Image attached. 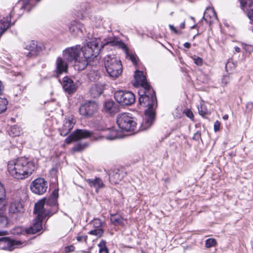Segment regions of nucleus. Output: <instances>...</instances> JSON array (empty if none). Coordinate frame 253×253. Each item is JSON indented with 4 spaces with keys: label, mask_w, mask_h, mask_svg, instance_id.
<instances>
[{
    "label": "nucleus",
    "mask_w": 253,
    "mask_h": 253,
    "mask_svg": "<svg viewBox=\"0 0 253 253\" xmlns=\"http://www.w3.org/2000/svg\"><path fill=\"white\" fill-rule=\"evenodd\" d=\"M100 39L93 38L82 47L80 45L66 48L63 51V57L68 63H74L78 70L84 69L88 64V59L97 56L100 51Z\"/></svg>",
    "instance_id": "nucleus-1"
},
{
    "label": "nucleus",
    "mask_w": 253,
    "mask_h": 253,
    "mask_svg": "<svg viewBox=\"0 0 253 253\" xmlns=\"http://www.w3.org/2000/svg\"><path fill=\"white\" fill-rule=\"evenodd\" d=\"M36 169L34 160L21 157L10 161L7 164V170L9 174L18 180L25 179L32 175Z\"/></svg>",
    "instance_id": "nucleus-2"
},
{
    "label": "nucleus",
    "mask_w": 253,
    "mask_h": 253,
    "mask_svg": "<svg viewBox=\"0 0 253 253\" xmlns=\"http://www.w3.org/2000/svg\"><path fill=\"white\" fill-rule=\"evenodd\" d=\"M139 95V103L145 108V110L155 111L157 107V100L155 91L150 86L147 88H141L138 90Z\"/></svg>",
    "instance_id": "nucleus-3"
},
{
    "label": "nucleus",
    "mask_w": 253,
    "mask_h": 253,
    "mask_svg": "<svg viewBox=\"0 0 253 253\" xmlns=\"http://www.w3.org/2000/svg\"><path fill=\"white\" fill-rule=\"evenodd\" d=\"M104 65L109 77L113 80L118 78L122 73L121 62L114 55H107L105 58Z\"/></svg>",
    "instance_id": "nucleus-4"
},
{
    "label": "nucleus",
    "mask_w": 253,
    "mask_h": 253,
    "mask_svg": "<svg viewBox=\"0 0 253 253\" xmlns=\"http://www.w3.org/2000/svg\"><path fill=\"white\" fill-rule=\"evenodd\" d=\"M117 123L120 128L128 131L136 130L137 123L135 119L129 116L127 113L120 114L117 117Z\"/></svg>",
    "instance_id": "nucleus-5"
},
{
    "label": "nucleus",
    "mask_w": 253,
    "mask_h": 253,
    "mask_svg": "<svg viewBox=\"0 0 253 253\" xmlns=\"http://www.w3.org/2000/svg\"><path fill=\"white\" fill-rule=\"evenodd\" d=\"M98 103L93 100H87L79 108V113L83 117L89 118L96 113L98 109Z\"/></svg>",
    "instance_id": "nucleus-6"
},
{
    "label": "nucleus",
    "mask_w": 253,
    "mask_h": 253,
    "mask_svg": "<svg viewBox=\"0 0 253 253\" xmlns=\"http://www.w3.org/2000/svg\"><path fill=\"white\" fill-rule=\"evenodd\" d=\"M90 137H93L96 140L103 137V136H99L98 138H96L94 136V133L92 131L86 129H77L65 139V142L69 144L73 141H78Z\"/></svg>",
    "instance_id": "nucleus-7"
},
{
    "label": "nucleus",
    "mask_w": 253,
    "mask_h": 253,
    "mask_svg": "<svg viewBox=\"0 0 253 253\" xmlns=\"http://www.w3.org/2000/svg\"><path fill=\"white\" fill-rule=\"evenodd\" d=\"M114 98L119 104L124 106L130 105L135 100V95L132 92L121 90L114 93Z\"/></svg>",
    "instance_id": "nucleus-8"
},
{
    "label": "nucleus",
    "mask_w": 253,
    "mask_h": 253,
    "mask_svg": "<svg viewBox=\"0 0 253 253\" xmlns=\"http://www.w3.org/2000/svg\"><path fill=\"white\" fill-rule=\"evenodd\" d=\"M48 187V183L43 178H38L33 180L30 184L31 191L35 194H43Z\"/></svg>",
    "instance_id": "nucleus-9"
},
{
    "label": "nucleus",
    "mask_w": 253,
    "mask_h": 253,
    "mask_svg": "<svg viewBox=\"0 0 253 253\" xmlns=\"http://www.w3.org/2000/svg\"><path fill=\"white\" fill-rule=\"evenodd\" d=\"M23 243L18 240H13L8 237L0 238V249L12 251L16 248H19Z\"/></svg>",
    "instance_id": "nucleus-10"
},
{
    "label": "nucleus",
    "mask_w": 253,
    "mask_h": 253,
    "mask_svg": "<svg viewBox=\"0 0 253 253\" xmlns=\"http://www.w3.org/2000/svg\"><path fill=\"white\" fill-rule=\"evenodd\" d=\"M45 198H43L35 204L34 212L37 214V217L43 219L47 216H51L53 214L51 211L46 210L44 208L45 204Z\"/></svg>",
    "instance_id": "nucleus-11"
},
{
    "label": "nucleus",
    "mask_w": 253,
    "mask_h": 253,
    "mask_svg": "<svg viewBox=\"0 0 253 253\" xmlns=\"http://www.w3.org/2000/svg\"><path fill=\"white\" fill-rule=\"evenodd\" d=\"M68 62H67L64 57H57L55 61V66L53 71L54 76L59 77L61 75L67 73L68 70Z\"/></svg>",
    "instance_id": "nucleus-12"
},
{
    "label": "nucleus",
    "mask_w": 253,
    "mask_h": 253,
    "mask_svg": "<svg viewBox=\"0 0 253 253\" xmlns=\"http://www.w3.org/2000/svg\"><path fill=\"white\" fill-rule=\"evenodd\" d=\"M155 118V111L145 110V118L140 125L138 130H145L149 128L153 124Z\"/></svg>",
    "instance_id": "nucleus-13"
},
{
    "label": "nucleus",
    "mask_w": 253,
    "mask_h": 253,
    "mask_svg": "<svg viewBox=\"0 0 253 253\" xmlns=\"http://www.w3.org/2000/svg\"><path fill=\"white\" fill-rule=\"evenodd\" d=\"M134 82L133 83L134 86H141V88H147L150 87L148 84L146 77L142 71L137 70L134 75Z\"/></svg>",
    "instance_id": "nucleus-14"
},
{
    "label": "nucleus",
    "mask_w": 253,
    "mask_h": 253,
    "mask_svg": "<svg viewBox=\"0 0 253 253\" xmlns=\"http://www.w3.org/2000/svg\"><path fill=\"white\" fill-rule=\"evenodd\" d=\"M107 45H110L111 46H115L119 48L122 49L126 55H128V49L126 45L121 41H118L115 39H109L104 43H99V46L100 49Z\"/></svg>",
    "instance_id": "nucleus-15"
},
{
    "label": "nucleus",
    "mask_w": 253,
    "mask_h": 253,
    "mask_svg": "<svg viewBox=\"0 0 253 253\" xmlns=\"http://www.w3.org/2000/svg\"><path fill=\"white\" fill-rule=\"evenodd\" d=\"M62 85L64 90L69 94L75 92L77 88L73 81L67 76L63 78Z\"/></svg>",
    "instance_id": "nucleus-16"
},
{
    "label": "nucleus",
    "mask_w": 253,
    "mask_h": 253,
    "mask_svg": "<svg viewBox=\"0 0 253 253\" xmlns=\"http://www.w3.org/2000/svg\"><path fill=\"white\" fill-rule=\"evenodd\" d=\"M43 219L36 217L33 225L25 230L27 234H35L41 231L42 229Z\"/></svg>",
    "instance_id": "nucleus-17"
},
{
    "label": "nucleus",
    "mask_w": 253,
    "mask_h": 253,
    "mask_svg": "<svg viewBox=\"0 0 253 253\" xmlns=\"http://www.w3.org/2000/svg\"><path fill=\"white\" fill-rule=\"evenodd\" d=\"M58 197V190H54L51 195L47 198H45V204L46 205L51 206L54 209L53 214L56 213L58 211V204H57V198Z\"/></svg>",
    "instance_id": "nucleus-18"
},
{
    "label": "nucleus",
    "mask_w": 253,
    "mask_h": 253,
    "mask_svg": "<svg viewBox=\"0 0 253 253\" xmlns=\"http://www.w3.org/2000/svg\"><path fill=\"white\" fill-rule=\"evenodd\" d=\"M75 123L73 121V119H65L62 127L59 129L61 135L65 136L68 135L73 129Z\"/></svg>",
    "instance_id": "nucleus-19"
},
{
    "label": "nucleus",
    "mask_w": 253,
    "mask_h": 253,
    "mask_svg": "<svg viewBox=\"0 0 253 253\" xmlns=\"http://www.w3.org/2000/svg\"><path fill=\"white\" fill-rule=\"evenodd\" d=\"M85 181L91 188H94L96 193L98 192L99 189L104 188L105 184L102 180L95 177L94 178H86Z\"/></svg>",
    "instance_id": "nucleus-20"
},
{
    "label": "nucleus",
    "mask_w": 253,
    "mask_h": 253,
    "mask_svg": "<svg viewBox=\"0 0 253 253\" xmlns=\"http://www.w3.org/2000/svg\"><path fill=\"white\" fill-rule=\"evenodd\" d=\"M126 173L123 170L120 169H115L112 172V173L110 174V181L112 184H118L123 179Z\"/></svg>",
    "instance_id": "nucleus-21"
},
{
    "label": "nucleus",
    "mask_w": 253,
    "mask_h": 253,
    "mask_svg": "<svg viewBox=\"0 0 253 253\" xmlns=\"http://www.w3.org/2000/svg\"><path fill=\"white\" fill-rule=\"evenodd\" d=\"M203 18L207 23L211 24L217 19L216 12L213 8L209 7L205 10Z\"/></svg>",
    "instance_id": "nucleus-22"
},
{
    "label": "nucleus",
    "mask_w": 253,
    "mask_h": 253,
    "mask_svg": "<svg viewBox=\"0 0 253 253\" xmlns=\"http://www.w3.org/2000/svg\"><path fill=\"white\" fill-rule=\"evenodd\" d=\"M9 211L10 213L21 214L24 212V208L20 201L15 200L10 203Z\"/></svg>",
    "instance_id": "nucleus-23"
},
{
    "label": "nucleus",
    "mask_w": 253,
    "mask_h": 253,
    "mask_svg": "<svg viewBox=\"0 0 253 253\" xmlns=\"http://www.w3.org/2000/svg\"><path fill=\"white\" fill-rule=\"evenodd\" d=\"M103 111L110 115H113L119 111V107L114 101H108L104 104Z\"/></svg>",
    "instance_id": "nucleus-24"
},
{
    "label": "nucleus",
    "mask_w": 253,
    "mask_h": 253,
    "mask_svg": "<svg viewBox=\"0 0 253 253\" xmlns=\"http://www.w3.org/2000/svg\"><path fill=\"white\" fill-rule=\"evenodd\" d=\"M12 25L11 16L3 17L0 20V37Z\"/></svg>",
    "instance_id": "nucleus-25"
},
{
    "label": "nucleus",
    "mask_w": 253,
    "mask_h": 253,
    "mask_svg": "<svg viewBox=\"0 0 253 253\" xmlns=\"http://www.w3.org/2000/svg\"><path fill=\"white\" fill-rule=\"evenodd\" d=\"M26 49L30 51V53L33 55H37L42 50V47L38 45L37 42L31 41L26 45Z\"/></svg>",
    "instance_id": "nucleus-26"
},
{
    "label": "nucleus",
    "mask_w": 253,
    "mask_h": 253,
    "mask_svg": "<svg viewBox=\"0 0 253 253\" xmlns=\"http://www.w3.org/2000/svg\"><path fill=\"white\" fill-rule=\"evenodd\" d=\"M103 87L99 84H94L90 89V96L93 98H97L103 93Z\"/></svg>",
    "instance_id": "nucleus-27"
},
{
    "label": "nucleus",
    "mask_w": 253,
    "mask_h": 253,
    "mask_svg": "<svg viewBox=\"0 0 253 253\" xmlns=\"http://www.w3.org/2000/svg\"><path fill=\"white\" fill-rule=\"evenodd\" d=\"M109 133L106 136V138L109 140H114L121 138L122 136V132L114 128H111L107 129Z\"/></svg>",
    "instance_id": "nucleus-28"
},
{
    "label": "nucleus",
    "mask_w": 253,
    "mask_h": 253,
    "mask_svg": "<svg viewBox=\"0 0 253 253\" xmlns=\"http://www.w3.org/2000/svg\"><path fill=\"white\" fill-rule=\"evenodd\" d=\"M8 134L12 137L19 136L23 133L21 127L17 125L11 126L7 130Z\"/></svg>",
    "instance_id": "nucleus-29"
},
{
    "label": "nucleus",
    "mask_w": 253,
    "mask_h": 253,
    "mask_svg": "<svg viewBox=\"0 0 253 253\" xmlns=\"http://www.w3.org/2000/svg\"><path fill=\"white\" fill-rule=\"evenodd\" d=\"M110 220L111 223L115 226L122 225L124 223L123 218L119 214H111Z\"/></svg>",
    "instance_id": "nucleus-30"
},
{
    "label": "nucleus",
    "mask_w": 253,
    "mask_h": 253,
    "mask_svg": "<svg viewBox=\"0 0 253 253\" xmlns=\"http://www.w3.org/2000/svg\"><path fill=\"white\" fill-rule=\"evenodd\" d=\"M5 191L2 185L0 183V210L5 206Z\"/></svg>",
    "instance_id": "nucleus-31"
},
{
    "label": "nucleus",
    "mask_w": 253,
    "mask_h": 253,
    "mask_svg": "<svg viewBox=\"0 0 253 253\" xmlns=\"http://www.w3.org/2000/svg\"><path fill=\"white\" fill-rule=\"evenodd\" d=\"M100 77V74L98 71L96 70L90 71L88 74V79L91 82H96Z\"/></svg>",
    "instance_id": "nucleus-32"
},
{
    "label": "nucleus",
    "mask_w": 253,
    "mask_h": 253,
    "mask_svg": "<svg viewBox=\"0 0 253 253\" xmlns=\"http://www.w3.org/2000/svg\"><path fill=\"white\" fill-rule=\"evenodd\" d=\"M8 224V220L3 212L0 210V227L5 228L7 227Z\"/></svg>",
    "instance_id": "nucleus-33"
},
{
    "label": "nucleus",
    "mask_w": 253,
    "mask_h": 253,
    "mask_svg": "<svg viewBox=\"0 0 253 253\" xmlns=\"http://www.w3.org/2000/svg\"><path fill=\"white\" fill-rule=\"evenodd\" d=\"M88 146V144L86 142L80 143L74 146L72 148V151L74 152H81L86 148Z\"/></svg>",
    "instance_id": "nucleus-34"
},
{
    "label": "nucleus",
    "mask_w": 253,
    "mask_h": 253,
    "mask_svg": "<svg viewBox=\"0 0 253 253\" xmlns=\"http://www.w3.org/2000/svg\"><path fill=\"white\" fill-rule=\"evenodd\" d=\"M241 6L244 11L247 7H251L253 4V0H240Z\"/></svg>",
    "instance_id": "nucleus-35"
},
{
    "label": "nucleus",
    "mask_w": 253,
    "mask_h": 253,
    "mask_svg": "<svg viewBox=\"0 0 253 253\" xmlns=\"http://www.w3.org/2000/svg\"><path fill=\"white\" fill-rule=\"evenodd\" d=\"M7 103L8 102L5 98L0 97V114L6 110Z\"/></svg>",
    "instance_id": "nucleus-36"
},
{
    "label": "nucleus",
    "mask_w": 253,
    "mask_h": 253,
    "mask_svg": "<svg viewBox=\"0 0 253 253\" xmlns=\"http://www.w3.org/2000/svg\"><path fill=\"white\" fill-rule=\"evenodd\" d=\"M104 231L102 228H96L95 229L90 231L88 234L97 237H101L103 234Z\"/></svg>",
    "instance_id": "nucleus-37"
},
{
    "label": "nucleus",
    "mask_w": 253,
    "mask_h": 253,
    "mask_svg": "<svg viewBox=\"0 0 253 253\" xmlns=\"http://www.w3.org/2000/svg\"><path fill=\"white\" fill-rule=\"evenodd\" d=\"M11 233L13 235H19L25 233V230H24L22 227L18 226L13 228L11 231Z\"/></svg>",
    "instance_id": "nucleus-38"
},
{
    "label": "nucleus",
    "mask_w": 253,
    "mask_h": 253,
    "mask_svg": "<svg viewBox=\"0 0 253 253\" xmlns=\"http://www.w3.org/2000/svg\"><path fill=\"white\" fill-rule=\"evenodd\" d=\"M98 246L99 247V253H108V250L106 246L105 241L100 242Z\"/></svg>",
    "instance_id": "nucleus-39"
},
{
    "label": "nucleus",
    "mask_w": 253,
    "mask_h": 253,
    "mask_svg": "<svg viewBox=\"0 0 253 253\" xmlns=\"http://www.w3.org/2000/svg\"><path fill=\"white\" fill-rule=\"evenodd\" d=\"M91 223L94 227L96 228H101L100 227L102 226L103 221L99 218H94L92 221Z\"/></svg>",
    "instance_id": "nucleus-40"
},
{
    "label": "nucleus",
    "mask_w": 253,
    "mask_h": 253,
    "mask_svg": "<svg viewBox=\"0 0 253 253\" xmlns=\"http://www.w3.org/2000/svg\"><path fill=\"white\" fill-rule=\"evenodd\" d=\"M216 240L214 239L209 238L206 241V247L207 248H211L215 245Z\"/></svg>",
    "instance_id": "nucleus-41"
},
{
    "label": "nucleus",
    "mask_w": 253,
    "mask_h": 253,
    "mask_svg": "<svg viewBox=\"0 0 253 253\" xmlns=\"http://www.w3.org/2000/svg\"><path fill=\"white\" fill-rule=\"evenodd\" d=\"M183 113L189 118L191 121H194V116L193 112L188 109H185L183 111Z\"/></svg>",
    "instance_id": "nucleus-42"
},
{
    "label": "nucleus",
    "mask_w": 253,
    "mask_h": 253,
    "mask_svg": "<svg viewBox=\"0 0 253 253\" xmlns=\"http://www.w3.org/2000/svg\"><path fill=\"white\" fill-rule=\"evenodd\" d=\"M194 62L198 66H201L203 64V59L200 57L194 55L192 57Z\"/></svg>",
    "instance_id": "nucleus-43"
},
{
    "label": "nucleus",
    "mask_w": 253,
    "mask_h": 253,
    "mask_svg": "<svg viewBox=\"0 0 253 253\" xmlns=\"http://www.w3.org/2000/svg\"><path fill=\"white\" fill-rule=\"evenodd\" d=\"M242 47L247 51L250 53L253 51V45H249L244 43H242Z\"/></svg>",
    "instance_id": "nucleus-44"
},
{
    "label": "nucleus",
    "mask_w": 253,
    "mask_h": 253,
    "mask_svg": "<svg viewBox=\"0 0 253 253\" xmlns=\"http://www.w3.org/2000/svg\"><path fill=\"white\" fill-rule=\"evenodd\" d=\"M198 111L199 114L202 116L208 113V110L202 105H201L200 108H198Z\"/></svg>",
    "instance_id": "nucleus-45"
},
{
    "label": "nucleus",
    "mask_w": 253,
    "mask_h": 253,
    "mask_svg": "<svg viewBox=\"0 0 253 253\" xmlns=\"http://www.w3.org/2000/svg\"><path fill=\"white\" fill-rule=\"evenodd\" d=\"M126 56L129 58L130 60L135 65L137 64V60H136V56L135 55L132 54H129L128 53V55H126Z\"/></svg>",
    "instance_id": "nucleus-46"
},
{
    "label": "nucleus",
    "mask_w": 253,
    "mask_h": 253,
    "mask_svg": "<svg viewBox=\"0 0 253 253\" xmlns=\"http://www.w3.org/2000/svg\"><path fill=\"white\" fill-rule=\"evenodd\" d=\"M230 81V78L228 75H224L222 79V84L224 85H227Z\"/></svg>",
    "instance_id": "nucleus-47"
},
{
    "label": "nucleus",
    "mask_w": 253,
    "mask_h": 253,
    "mask_svg": "<svg viewBox=\"0 0 253 253\" xmlns=\"http://www.w3.org/2000/svg\"><path fill=\"white\" fill-rule=\"evenodd\" d=\"M31 4V0H28L25 1L23 5L22 6L21 8H23L28 10V11H30L29 6Z\"/></svg>",
    "instance_id": "nucleus-48"
},
{
    "label": "nucleus",
    "mask_w": 253,
    "mask_h": 253,
    "mask_svg": "<svg viewBox=\"0 0 253 253\" xmlns=\"http://www.w3.org/2000/svg\"><path fill=\"white\" fill-rule=\"evenodd\" d=\"M75 247L73 245L68 246L65 248V252L66 253L73 252L75 250Z\"/></svg>",
    "instance_id": "nucleus-49"
},
{
    "label": "nucleus",
    "mask_w": 253,
    "mask_h": 253,
    "mask_svg": "<svg viewBox=\"0 0 253 253\" xmlns=\"http://www.w3.org/2000/svg\"><path fill=\"white\" fill-rule=\"evenodd\" d=\"M201 134L200 131H198L196 133H194V136L193 137V139L198 141L199 139L201 138Z\"/></svg>",
    "instance_id": "nucleus-50"
},
{
    "label": "nucleus",
    "mask_w": 253,
    "mask_h": 253,
    "mask_svg": "<svg viewBox=\"0 0 253 253\" xmlns=\"http://www.w3.org/2000/svg\"><path fill=\"white\" fill-rule=\"evenodd\" d=\"M220 126V123L218 121H216L214 124V130L217 132L219 130Z\"/></svg>",
    "instance_id": "nucleus-51"
},
{
    "label": "nucleus",
    "mask_w": 253,
    "mask_h": 253,
    "mask_svg": "<svg viewBox=\"0 0 253 253\" xmlns=\"http://www.w3.org/2000/svg\"><path fill=\"white\" fill-rule=\"evenodd\" d=\"M76 238L78 242H86L87 237V236H78Z\"/></svg>",
    "instance_id": "nucleus-52"
},
{
    "label": "nucleus",
    "mask_w": 253,
    "mask_h": 253,
    "mask_svg": "<svg viewBox=\"0 0 253 253\" xmlns=\"http://www.w3.org/2000/svg\"><path fill=\"white\" fill-rule=\"evenodd\" d=\"M248 16L249 18V19L253 21V9L248 11Z\"/></svg>",
    "instance_id": "nucleus-53"
},
{
    "label": "nucleus",
    "mask_w": 253,
    "mask_h": 253,
    "mask_svg": "<svg viewBox=\"0 0 253 253\" xmlns=\"http://www.w3.org/2000/svg\"><path fill=\"white\" fill-rule=\"evenodd\" d=\"M184 46L185 48H189L191 46V44L189 42H186L184 43Z\"/></svg>",
    "instance_id": "nucleus-54"
},
{
    "label": "nucleus",
    "mask_w": 253,
    "mask_h": 253,
    "mask_svg": "<svg viewBox=\"0 0 253 253\" xmlns=\"http://www.w3.org/2000/svg\"><path fill=\"white\" fill-rule=\"evenodd\" d=\"M235 50L237 52H240V48L238 46H235L234 47Z\"/></svg>",
    "instance_id": "nucleus-55"
},
{
    "label": "nucleus",
    "mask_w": 253,
    "mask_h": 253,
    "mask_svg": "<svg viewBox=\"0 0 253 253\" xmlns=\"http://www.w3.org/2000/svg\"><path fill=\"white\" fill-rule=\"evenodd\" d=\"M228 115L227 114H225L222 117V118L224 120H227L228 119Z\"/></svg>",
    "instance_id": "nucleus-56"
},
{
    "label": "nucleus",
    "mask_w": 253,
    "mask_h": 253,
    "mask_svg": "<svg viewBox=\"0 0 253 253\" xmlns=\"http://www.w3.org/2000/svg\"><path fill=\"white\" fill-rule=\"evenodd\" d=\"M6 234V231H0V236L5 235Z\"/></svg>",
    "instance_id": "nucleus-57"
},
{
    "label": "nucleus",
    "mask_w": 253,
    "mask_h": 253,
    "mask_svg": "<svg viewBox=\"0 0 253 253\" xmlns=\"http://www.w3.org/2000/svg\"><path fill=\"white\" fill-rule=\"evenodd\" d=\"M185 27V22H183L180 24V28L183 29Z\"/></svg>",
    "instance_id": "nucleus-58"
},
{
    "label": "nucleus",
    "mask_w": 253,
    "mask_h": 253,
    "mask_svg": "<svg viewBox=\"0 0 253 253\" xmlns=\"http://www.w3.org/2000/svg\"><path fill=\"white\" fill-rule=\"evenodd\" d=\"M169 27L171 31H174V26L173 25H169Z\"/></svg>",
    "instance_id": "nucleus-59"
},
{
    "label": "nucleus",
    "mask_w": 253,
    "mask_h": 253,
    "mask_svg": "<svg viewBox=\"0 0 253 253\" xmlns=\"http://www.w3.org/2000/svg\"><path fill=\"white\" fill-rule=\"evenodd\" d=\"M2 91L1 82L0 81V94H1Z\"/></svg>",
    "instance_id": "nucleus-60"
},
{
    "label": "nucleus",
    "mask_w": 253,
    "mask_h": 253,
    "mask_svg": "<svg viewBox=\"0 0 253 253\" xmlns=\"http://www.w3.org/2000/svg\"><path fill=\"white\" fill-rule=\"evenodd\" d=\"M249 106H251V107H252L253 105L251 103H248L247 105V107H249Z\"/></svg>",
    "instance_id": "nucleus-61"
},
{
    "label": "nucleus",
    "mask_w": 253,
    "mask_h": 253,
    "mask_svg": "<svg viewBox=\"0 0 253 253\" xmlns=\"http://www.w3.org/2000/svg\"><path fill=\"white\" fill-rule=\"evenodd\" d=\"M82 253H89V252H84V251H82Z\"/></svg>",
    "instance_id": "nucleus-62"
},
{
    "label": "nucleus",
    "mask_w": 253,
    "mask_h": 253,
    "mask_svg": "<svg viewBox=\"0 0 253 253\" xmlns=\"http://www.w3.org/2000/svg\"><path fill=\"white\" fill-rule=\"evenodd\" d=\"M174 31H175V34H176L177 33V31L175 28Z\"/></svg>",
    "instance_id": "nucleus-63"
},
{
    "label": "nucleus",
    "mask_w": 253,
    "mask_h": 253,
    "mask_svg": "<svg viewBox=\"0 0 253 253\" xmlns=\"http://www.w3.org/2000/svg\"><path fill=\"white\" fill-rule=\"evenodd\" d=\"M252 246L253 249V240L252 241Z\"/></svg>",
    "instance_id": "nucleus-64"
}]
</instances>
